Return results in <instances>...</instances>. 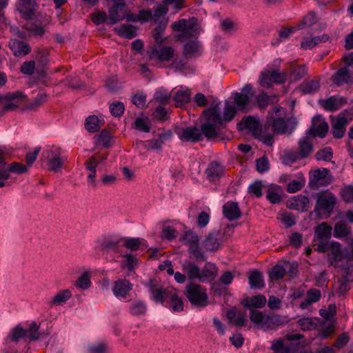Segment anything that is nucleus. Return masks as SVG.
Masks as SVG:
<instances>
[{"instance_id":"18","label":"nucleus","mask_w":353,"mask_h":353,"mask_svg":"<svg viewBox=\"0 0 353 353\" xmlns=\"http://www.w3.org/2000/svg\"><path fill=\"white\" fill-rule=\"evenodd\" d=\"M331 81L333 84L339 87L344 84L353 83V77L351 76L350 70L346 67H343L332 76Z\"/></svg>"},{"instance_id":"40","label":"nucleus","mask_w":353,"mask_h":353,"mask_svg":"<svg viewBox=\"0 0 353 353\" xmlns=\"http://www.w3.org/2000/svg\"><path fill=\"white\" fill-rule=\"evenodd\" d=\"M183 270L187 274L189 280L197 279L201 281L200 268L193 262H188L183 265Z\"/></svg>"},{"instance_id":"9","label":"nucleus","mask_w":353,"mask_h":353,"mask_svg":"<svg viewBox=\"0 0 353 353\" xmlns=\"http://www.w3.org/2000/svg\"><path fill=\"white\" fill-rule=\"evenodd\" d=\"M15 6L21 19L26 21L35 19L38 7L35 0H17Z\"/></svg>"},{"instance_id":"52","label":"nucleus","mask_w":353,"mask_h":353,"mask_svg":"<svg viewBox=\"0 0 353 353\" xmlns=\"http://www.w3.org/2000/svg\"><path fill=\"white\" fill-rule=\"evenodd\" d=\"M27 332H26V330L20 325H17L10 330L9 335L5 339V341L7 343L8 341H11L14 343H18L19 341L24 338Z\"/></svg>"},{"instance_id":"13","label":"nucleus","mask_w":353,"mask_h":353,"mask_svg":"<svg viewBox=\"0 0 353 353\" xmlns=\"http://www.w3.org/2000/svg\"><path fill=\"white\" fill-rule=\"evenodd\" d=\"M328 129L327 123L323 120L321 115L318 114L312 119V126L307 131V135L323 138L327 134Z\"/></svg>"},{"instance_id":"32","label":"nucleus","mask_w":353,"mask_h":353,"mask_svg":"<svg viewBox=\"0 0 353 353\" xmlns=\"http://www.w3.org/2000/svg\"><path fill=\"white\" fill-rule=\"evenodd\" d=\"M289 207L292 209L301 212L307 211L310 208V201L307 196L299 195L290 201Z\"/></svg>"},{"instance_id":"21","label":"nucleus","mask_w":353,"mask_h":353,"mask_svg":"<svg viewBox=\"0 0 353 353\" xmlns=\"http://www.w3.org/2000/svg\"><path fill=\"white\" fill-rule=\"evenodd\" d=\"M223 214L229 221H235L241 216L239 204L234 201H228L223 206Z\"/></svg>"},{"instance_id":"14","label":"nucleus","mask_w":353,"mask_h":353,"mask_svg":"<svg viewBox=\"0 0 353 353\" xmlns=\"http://www.w3.org/2000/svg\"><path fill=\"white\" fill-rule=\"evenodd\" d=\"M175 132L182 141L196 143L201 140V132L195 126L179 128L175 130Z\"/></svg>"},{"instance_id":"59","label":"nucleus","mask_w":353,"mask_h":353,"mask_svg":"<svg viewBox=\"0 0 353 353\" xmlns=\"http://www.w3.org/2000/svg\"><path fill=\"white\" fill-rule=\"evenodd\" d=\"M317 22V17L315 12L311 11L309 12L301 21V22L297 24L296 27L298 30L303 29L305 27L311 26L313 24Z\"/></svg>"},{"instance_id":"1","label":"nucleus","mask_w":353,"mask_h":353,"mask_svg":"<svg viewBox=\"0 0 353 353\" xmlns=\"http://www.w3.org/2000/svg\"><path fill=\"white\" fill-rule=\"evenodd\" d=\"M205 121L199 129L201 132V140L205 137L208 140L216 138L219 135L220 128L223 125V119L219 112L218 105L205 109L203 112Z\"/></svg>"},{"instance_id":"20","label":"nucleus","mask_w":353,"mask_h":353,"mask_svg":"<svg viewBox=\"0 0 353 353\" xmlns=\"http://www.w3.org/2000/svg\"><path fill=\"white\" fill-rule=\"evenodd\" d=\"M319 104L322 108L328 112H335L341 108V107L347 103L345 97H339L337 96H332L325 100H319Z\"/></svg>"},{"instance_id":"28","label":"nucleus","mask_w":353,"mask_h":353,"mask_svg":"<svg viewBox=\"0 0 353 353\" xmlns=\"http://www.w3.org/2000/svg\"><path fill=\"white\" fill-rule=\"evenodd\" d=\"M218 274V268L214 263L207 262L201 272V282L212 281Z\"/></svg>"},{"instance_id":"42","label":"nucleus","mask_w":353,"mask_h":353,"mask_svg":"<svg viewBox=\"0 0 353 353\" xmlns=\"http://www.w3.org/2000/svg\"><path fill=\"white\" fill-rule=\"evenodd\" d=\"M329 39L330 37L327 34H323L311 39L306 38L301 42V46L303 49H312L320 43L327 41Z\"/></svg>"},{"instance_id":"61","label":"nucleus","mask_w":353,"mask_h":353,"mask_svg":"<svg viewBox=\"0 0 353 353\" xmlns=\"http://www.w3.org/2000/svg\"><path fill=\"white\" fill-rule=\"evenodd\" d=\"M61 155V150L59 148L55 146H49L46 148L41 154V159L48 161L52 159Z\"/></svg>"},{"instance_id":"60","label":"nucleus","mask_w":353,"mask_h":353,"mask_svg":"<svg viewBox=\"0 0 353 353\" xmlns=\"http://www.w3.org/2000/svg\"><path fill=\"white\" fill-rule=\"evenodd\" d=\"M46 99L47 95L46 94H39L32 102H30L26 105L25 109L36 110L46 101Z\"/></svg>"},{"instance_id":"7","label":"nucleus","mask_w":353,"mask_h":353,"mask_svg":"<svg viewBox=\"0 0 353 353\" xmlns=\"http://www.w3.org/2000/svg\"><path fill=\"white\" fill-rule=\"evenodd\" d=\"M239 131L247 130L250 132L254 138H259L262 132V126L258 117L244 116L237 124Z\"/></svg>"},{"instance_id":"8","label":"nucleus","mask_w":353,"mask_h":353,"mask_svg":"<svg viewBox=\"0 0 353 353\" xmlns=\"http://www.w3.org/2000/svg\"><path fill=\"white\" fill-rule=\"evenodd\" d=\"M260 83L261 86L268 88L272 86V83L282 84L287 80L286 72H279L278 71L265 70L261 72Z\"/></svg>"},{"instance_id":"63","label":"nucleus","mask_w":353,"mask_h":353,"mask_svg":"<svg viewBox=\"0 0 353 353\" xmlns=\"http://www.w3.org/2000/svg\"><path fill=\"white\" fill-rule=\"evenodd\" d=\"M152 118L155 120L163 122L168 120L169 114L168 110L163 106L159 105L153 112Z\"/></svg>"},{"instance_id":"45","label":"nucleus","mask_w":353,"mask_h":353,"mask_svg":"<svg viewBox=\"0 0 353 353\" xmlns=\"http://www.w3.org/2000/svg\"><path fill=\"white\" fill-rule=\"evenodd\" d=\"M319 323L318 318L304 317L298 320L297 325L303 331H310L315 330Z\"/></svg>"},{"instance_id":"19","label":"nucleus","mask_w":353,"mask_h":353,"mask_svg":"<svg viewBox=\"0 0 353 353\" xmlns=\"http://www.w3.org/2000/svg\"><path fill=\"white\" fill-rule=\"evenodd\" d=\"M132 289V284L128 280L123 279L114 282L112 291L114 294L121 300L128 297Z\"/></svg>"},{"instance_id":"2","label":"nucleus","mask_w":353,"mask_h":353,"mask_svg":"<svg viewBox=\"0 0 353 353\" xmlns=\"http://www.w3.org/2000/svg\"><path fill=\"white\" fill-rule=\"evenodd\" d=\"M150 293V299L163 306H168L178 294L179 291L172 288H164L157 279H149L145 283Z\"/></svg>"},{"instance_id":"57","label":"nucleus","mask_w":353,"mask_h":353,"mask_svg":"<svg viewBox=\"0 0 353 353\" xmlns=\"http://www.w3.org/2000/svg\"><path fill=\"white\" fill-rule=\"evenodd\" d=\"M180 241L184 242L189 245V248H192L199 244V236L194 232L188 230L180 238Z\"/></svg>"},{"instance_id":"26","label":"nucleus","mask_w":353,"mask_h":353,"mask_svg":"<svg viewBox=\"0 0 353 353\" xmlns=\"http://www.w3.org/2000/svg\"><path fill=\"white\" fill-rule=\"evenodd\" d=\"M128 10V7L125 2L113 3L112 6V24L125 19Z\"/></svg>"},{"instance_id":"50","label":"nucleus","mask_w":353,"mask_h":353,"mask_svg":"<svg viewBox=\"0 0 353 353\" xmlns=\"http://www.w3.org/2000/svg\"><path fill=\"white\" fill-rule=\"evenodd\" d=\"M332 235V227L327 223L323 222L315 230V236L318 239H329Z\"/></svg>"},{"instance_id":"36","label":"nucleus","mask_w":353,"mask_h":353,"mask_svg":"<svg viewBox=\"0 0 353 353\" xmlns=\"http://www.w3.org/2000/svg\"><path fill=\"white\" fill-rule=\"evenodd\" d=\"M104 123L103 119H99L96 115H90L86 118L84 126L89 132L94 133L99 131Z\"/></svg>"},{"instance_id":"41","label":"nucleus","mask_w":353,"mask_h":353,"mask_svg":"<svg viewBox=\"0 0 353 353\" xmlns=\"http://www.w3.org/2000/svg\"><path fill=\"white\" fill-rule=\"evenodd\" d=\"M248 281L251 288L262 289L265 287L263 274L259 270H253L250 273Z\"/></svg>"},{"instance_id":"35","label":"nucleus","mask_w":353,"mask_h":353,"mask_svg":"<svg viewBox=\"0 0 353 353\" xmlns=\"http://www.w3.org/2000/svg\"><path fill=\"white\" fill-rule=\"evenodd\" d=\"M266 302V298L264 295L258 294L245 299L242 304L245 308H262L265 305Z\"/></svg>"},{"instance_id":"23","label":"nucleus","mask_w":353,"mask_h":353,"mask_svg":"<svg viewBox=\"0 0 353 353\" xmlns=\"http://www.w3.org/2000/svg\"><path fill=\"white\" fill-rule=\"evenodd\" d=\"M205 173L210 181H216L224 175L225 168L221 163L213 161L209 163Z\"/></svg>"},{"instance_id":"38","label":"nucleus","mask_w":353,"mask_h":353,"mask_svg":"<svg viewBox=\"0 0 353 353\" xmlns=\"http://www.w3.org/2000/svg\"><path fill=\"white\" fill-rule=\"evenodd\" d=\"M256 103L260 109H265L269 105L274 104L278 101L276 95H268L261 90L255 97Z\"/></svg>"},{"instance_id":"11","label":"nucleus","mask_w":353,"mask_h":353,"mask_svg":"<svg viewBox=\"0 0 353 353\" xmlns=\"http://www.w3.org/2000/svg\"><path fill=\"white\" fill-rule=\"evenodd\" d=\"M330 170L327 168H318L310 171L308 185L312 190H317L319 187L325 186L329 183L327 176Z\"/></svg>"},{"instance_id":"56","label":"nucleus","mask_w":353,"mask_h":353,"mask_svg":"<svg viewBox=\"0 0 353 353\" xmlns=\"http://www.w3.org/2000/svg\"><path fill=\"white\" fill-rule=\"evenodd\" d=\"M147 95L141 90H138L132 96L131 102L137 108L143 109L145 107Z\"/></svg>"},{"instance_id":"54","label":"nucleus","mask_w":353,"mask_h":353,"mask_svg":"<svg viewBox=\"0 0 353 353\" xmlns=\"http://www.w3.org/2000/svg\"><path fill=\"white\" fill-rule=\"evenodd\" d=\"M174 100L176 103L177 107H182L190 101V90H178L174 95Z\"/></svg>"},{"instance_id":"44","label":"nucleus","mask_w":353,"mask_h":353,"mask_svg":"<svg viewBox=\"0 0 353 353\" xmlns=\"http://www.w3.org/2000/svg\"><path fill=\"white\" fill-rule=\"evenodd\" d=\"M200 43L197 40L188 41L183 46V54L185 57L190 58L199 55Z\"/></svg>"},{"instance_id":"31","label":"nucleus","mask_w":353,"mask_h":353,"mask_svg":"<svg viewBox=\"0 0 353 353\" xmlns=\"http://www.w3.org/2000/svg\"><path fill=\"white\" fill-rule=\"evenodd\" d=\"M314 150L313 143L308 135L302 137L299 141L298 151L301 157L307 158Z\"/></svg>"},{"instance_id":"43","label":"nucleus","mask_w":353,"mask_h":353,"mask_svg":"<svg viewBox=\"0 0 353 353\" xmlns=\"http://www.w3.org/2000/svg\"><path fill=\"white\" fill-rule=\"evenodd\" d=\"M9 179L8 163L5 161L4 152L0 149V188L6 186Z\"/></svg>"},{"instance_id":"24","label":"nucleus","mask_w":353,"mask_h":353,"mask_svg":"<svg viewBox=\"0 0 353 353\" xmlns=\"http://www.w3.org/2000/svg\"><path fill=\"white\" fill-rule=\"evenodd\" d=\"M8 46L15 57L26 55L31 51L28 44L17 39H11L8 43Z\"/></svg>"},{"instance_id":"34","label":"nucleus","mask_w":353,"mask_h":353,"mask_svg":"<svg viewBox=\"0 0 353 353\" xmlns=\"http://www.w3.org/2000/svg\"><path fill=\"white\" fill-rule=\"evenodd\" d=\"M347 124V119L345 117H339L332 123V132L334 138H342L345 132V127Z\"/></svg>"},{"instance_id":"22","label":"nucleus","mask_w":353,"mask_h":353,"mask_svg":"<svg viewBox=\"0 0 353 353\" xmlns=\"http://www.w3.org/2000/svg\"><path fill=\"white\" fill-rule=\"evenodd\" d=\"M265 130L272 128V131L276 134H283L287 132L288 126L283 118H272L265 123Z\"/></svg>"},{"instance_id":"12","label":"nucleus","mask_w":353,"mask_h":353,"mask_svg":"<svg viewBox=\"0 0 353 353\" xmlns=\"http://www.w3.org/2000/svg\"><path fill=\"white\" fill-rule=\"evenodd\" d=\"M336 205V197L332 194H321L316 199L314 212L321 214V212L330 213Z\"/></svg>"},{"instance_id":"6","label":"nucleus","mask_w":353,"mask_h":353,"mask_svg":"<svg viewBox=\"0 0 353 353\" xmlns=\"http://www.w3.org/2000/svg\"><path fill=\"white\" fill-rule=\"evenodd\" d=\"M352 282L353 268H346L335 282L333 292L339 296H343L350 290Z\"/></svg>"},{"instance_id":"25","label":"nucleus","mask_w":353,"mask_h":353,"mask_svg":"<svg viewBox=\"0 0 353 353\" xmlns=\"http://www.w3.org/2000/svg\"><path fill=\"white\" fill-rule=\"evenodd\" d=\"M298 89L303 94H313L320 89V80L316 77L306 79L299 85Z\"/></svg>"},{"instance_id":"39","label":"nucleus","mask_w":353,"mask_h":353,"mask_svg":"<svg viewBox=\"0 0 353 353\" xmlns=\"http://www.w3.org/2000/svg\"><path fill=\"white\" fill-rule=\"evenodd\" d=\"M321 297V291L316 288H311L307 292V298L300 305V308L307 309L311 304L320 300Z\"/></svg>"},{"instance_id":"16","label":"nucleus","mask_w":353,"mask_h":353,"mask_svg":"<svg viewBox=\"0 0 353 353\" xmlns=\"http://www.w3.org/2000/svg\"><path fill=\"white\" fill-rule=\"evenodd\" d=\"M108 154H96L95 156L91 157L85 163V165L86 166V169L89 170V174L88 175V180L89 182L92 183V185L95 187L96 182L94 181V178L96 176V166L98 163H102L105 159H107Z\"/></svg>"},{"instance_id":"15","label":"nucleus","mask_w":353,"mask_h":353,"mask_svg":"<svg viewBox=\"0 0 353 353\" xmlns=\"http://www.w3.org/2000/svg\"><path fill=\"white\" fill-rule=\"evenodd\" d=\"M241 93L234 94V102L240 110H243L245 107L250 103V97L253 96V87L251 84H245L241 89Z\"/></svg>"},{"instance_id":"33","label":"nucleus","mask_w":353,"mask_h":353,"mask_svg":"<svg viewBox=\"0 0 353 353\" xmlns=\"http://www.w3.org/2000/svg\"><path fill=\"white\" fill-rule=\"evenodd\" d=\"M174 57V49L170 46H163L159 50L154 49L152 51L150 57L157 58L161 61H168Z\"/></svg>"},{"instance_id":"17","label":"nucleus","mask_w":353,"mask_h":353,"mask_svg":"<svg viewBox=\"0 0 353 353\" xmlns=\"http://www.w3.org/2000/svg\"><path fill=\"white\" fill-rule=\"evenodd\" d=\"M122 243V245L131 251H137L139 249L141 242L139 238H129L123 240L122 238L112 236V250L117 251V247Z\"/></svg>"},{"instance_id":"64","label":"nucleus","mask_w":353,"mask_h":353,"mask_svg":"<svg viewBox=\"0 0 353 353\" xmlns=\"http://www.w3.org/2000/svg\"><path fill=\"white\" fill-rule=\"evenodd\" d=\"M123 257L124 259L123 266L126 268L128 270L132 271L138 265L139 260L135 256L130 254H125Z\"/></svg>"},{"instance_id":"47","label":"nucleus","mask_w":353,"mask_h":353,"mask_svg":"<svg viewBox=\"0 0 353 353\" xmlns=\"http://www.w3.org/2000/svg\"><path fill=\"white\" fill-rule=\"evenodd\" d=\"M219 236L218 233L209 234L203 242L204 248L209 251L218 250L220 246Z\"/></svg>"},{"instance_id":"30","label":"nucleus","mask_w":353,"mask_h":353,"mask_svg":"<svg viewBox=\"0 0 353 353\" xmlns=\"http://www.w3.org/2000/svg\"><path fill=\"white\" fill-rule=\"evenodd\" d=\"M147 304L141 299L132 301L128 306L129 313L134 316H144L147 312Z\"/></svg>"},{"instance_id":"46","label":"nucleus","mask_w":353,"mask_h":353,"mask_svg":"<svg viewBox=\"0 0 353 353\" xmlns=\"http://www.w3.org/2000/svg\"><path fill=\"white\" fill-rule=\"evenodd\" d=\"M72 296L70 290H63L59 291L50 301V305H61L66 303Z\"/></svg>"},{"instance_id":"4","label":"nucleus","mask_w":353,"mask_h":353,"mask_svg":"<svg viewBox=\"0 0 353 353\" xmlns=\"http://www.w3.org/2000/svg\"><path fill=\"white\" fill-rule=\"evenodd\" d=\"M173 32H180L175 35V40L183 41L185 39L194 37L196 28L194 23H190L187 19H182L174 21L172 26Z\"/></svg>"},{"instance_id":"5","label":"nucleus","mask_w":353,"mask_h":353,"mask_svg":"<svg viewBox=\"0 0 353 353\" xmlns=\"http://www.w3.org/2000/svg\"><path fill=\"white\" fill-rule=\"evenodd\" d=\"M327 261L334 268H343L346 263L348 267L347 251L343 252L341 245L339 242L331 241L330 252L327 254Z\"/></svg>"},{"instance_id":"53","label":"nucleus","mask_w":353,"mask_h":353,"mask_svg":"<svg viewBox=\"0 0 353 353\" xmlns=\"http://www.w3.org/2000/svg\"><path fill=\"white\" fill-rule=\"evenodd\" d=\"M168 23V19L163 18L160 21H159L158 25L153 30V37L157 43H162V36L166 29Z\"/></svg>"},{"instance_id":"3","label":"nucleus","mask_w":353,"mask_h":353,"mask_svg":"<svg viewBox=\"0 0 353 353\" xmlns=\"http://www.w3.org/2000/svg\"><path fill=\"white\" fill-rule=\"evenodd\" d=\"M186 297L191 304L205 307L208 302V297L205 290H203L199 284L190 283L186 286Z\"/></svg>"},{"instance_id":"62","label":"nucleus","mask_w":353,"mask_h":353,"mask_svg":"<svg viewBox=\"0 0 353 353\" xmlns=\"http://www.w3.org/2000/svg\"><path fill=\"white\" fill-rule=\"evenodd\" d=\"M332 157V149L330 147L323 148L315 154V158L318 161H330Z\"/></svg>"},{"instance_id":"10","label":"nucleus","mask_w":353,"mask_h":353,"mask_svg":"<svg viewBox=\"0 0 353 353\" xmlns=\"http://www.w3.org/2000/svg\"><path fill=\"white\" fill-rule=\"evenodd\" d=\"M110 250V234L108 233L99 235L94 241L93 256L96 259L108 258Z\"/></svg>"},{"instance_id":"51","label":"nucleus","mask_w":353,"mask_h":353,"mask_svg":"<svg viewBox=\"0 0 353 353\" xmlns=\"http://www.w3.org/2000/svg\"><path fill=\"white\" fill-rule=\"evenodd\" d=\"M92 285L91 272L88 270L83 272L75 282L74 285L81 290H88Z\"/></svg>"},{"instance_id":"37","label":"nucleus","mask_w":353,"mask_h":353,"mask_svg":"<svg viewBox=\"0 0 353 353\" xmlns=\"http://www.w3.org/2000/svg\"><path fill=\"white\" fill-rule=\"evenodd\" d=\"M95 146L99 148H108L110 146V132L105 128L94 137Z\"/></svg>"},{"instance_id":"49","label":"nucleus","mask_w":353,"mask_h":353,"mask_svg":"<svg viewBox=\"0 0 353 353\" xmlns=\"http://www.w3.org/2000/svg\"><path fill=\"white\" fill-rule=\"evenodd\" d=\"M351 234V228L344 221L336 223L334 228V236L341 239L350 236Z\"/></svg>"},{"instance_id":"58","label":"nucleus","mask_w":353,"mask_h":353,"mask_svg":"<svg viewBox=\"0 0 353 353\" xmlns=\"http://www.w3.org/2000/svg\"><path fill=\"white\" fill-rule=\"evenodd\" d=\"M287 273V268L280 264H276L269 272V276L271 280L278 281L284 277Z\"/></svg>"},{"instance_id":"29","label":"nucleus","mask_w":353,"mask_h":353,"mask_svg":"<svg viewBox=\"0 0 353 353\" xmlns=\"http://www.w3.org/2000/svg\"><path fill=\"white\" fill-rule=\"evenodd\" d=\"M114 30L121 38L132 39L137 36V28L130 24H121Z\"/></svg>"},{"instance_id":"27","label":"nucleus","mask_w":353,"mask_h":353,"mask_svg":"<svg viewBox=\"0 0 353 353\" xmlns=\"http://www.w3.org/2000/svg\"><path fill=\"white\" fill-rule=\"evenodd\" d=\"M285 321L283 317L278 314L265 315L264 322L261 326V329L274 330L283 325Z\"/></svg>"},{"instance_id":"48","label":"nucleus","mask_w":353,"mask_h":353,"mask_svg":"<svg viewBox=\"0 0 353 353\" xmlns=\"http://www.w3.org/2000/svg\"><path fill=\"white\" fill-rule=\"evenodd\" d=\"M26 332H27L26 336H27L30 341H37L40 337H45L49 334L48 333L39 332V325L34 321L31 323L29 327L26 330Z\"/></svg>"},{"instance_id":"55","label":"nucleus","mask_w":353,"mask_h":353,"mask_svg":"<svg viewBox=\"0 0 353 353\" xmlns=\"http://www.w3.org/2000/svg\"><path fill=\"white\" fill-rule=\"evenodd\" d=\"M307 72V68L305 65H298L295 68H292V71L290 74V79L291 81H298L303 79Z\"/></svg>"}]
</instances>
